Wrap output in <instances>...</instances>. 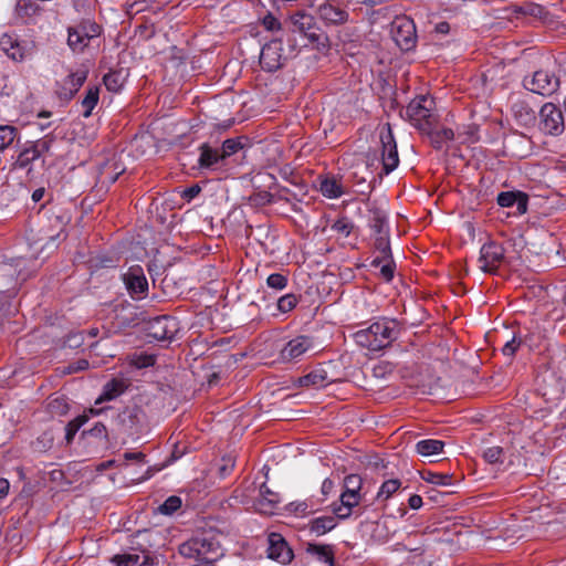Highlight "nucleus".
I'll use <instances>...</instances> for the list:
<instances>
[{"label": "nucleus", "mask_w": 566, "mask_h": 566, "mask_svg": "<svg viewBox=\"0 0 566 566\" xmlns=\"http://www.w3.org/2000/svg\"><path fill=\"white\" fill-rule=\"evenodd\" d=\"M397 336L395 321L380 319L355 333V342L371 352L389 346Z\"/></svg>", "instance_id": "obj_1"}, {"label": "nucleus", "mask_w": 566, "mask_h": 566, "mask_svg": "<svg viewBox=\"0 0 566 566\" xmlns=\"http://www.w3.org/2000/svg\"><path fill=\"white\" fill-rule=\"evenodd\" d=\"M178 553L197 562L217 560L221 555L220 543L210 535L193 536L178 546Z\"/></svg>", "instance_id": "obj_2"}, {"label": "nucleus", "mask_w": 566, "mask_h": 566, "mask_svg": "<svg viewBox=\"0 0 566 566\" xmlns=\"http://www.w3.org/2000/svg\"><path fill=\"white\" fill-rule=\"evenodd\" d=\"M433 108V98L428 95H419L410 101L402 116L420 132H430L437 122Z\"/></svg>", "instance_id": "obj_3"}, {"label": "nucleus", "mask_w": 566, "mask_h": 566, "mask_svg": "<svg viewBox=\"0 0 566 566\" xmlns=\"http://www.w3.org/2000/svg\"><path fill=\"white\" fill-rule=\"evenodd\" d=\"M102 28L95 21L83 20L67 29V45L74 53H82L91 40L101 35Z\"/></svg>", "instance_id": "obj_4"}, {"label": "nucleus", "mask_w": 566, "mask_h": 566, "mask_svg": "<svg viewBox=\"0 0 566 566\" xmlns=\"http://www.w3.org/2000/svg\"><path fill=\"white\" fill-rule=\"evenodd\" d=\"M53 142L54 137L51 135L33 142H27L12 165L13 169H28V171H31V165L51 150Z\"/></svg>", "instance_id": "obj_5"}, {"label": "nucleus", "mask_w": 566, "mask_h": 566, "mask_svg": "<svg viewBox=\"0 0 566 566\" xmlns=\"http://www.w3.org/2000/svg\"><path fill=\"white\" fill-rule=\"evenodd\" d=\"M559 84L558 76L547 70H538L531 76H525L523 80V86L527 91L545 97L556 93L559 88Z\"/></svg>", "instance_id": "obj_6"}, {"label": "nucleus", "mask_w": 566, "mask_h": 566, "mask_svg": "<svg viewBox=\"0 0 566 566\" xmlns=\"http://www.w3.org/2000/svg\"><path fill=\"white\" fill-rule=\"evenodd\" d=\"M391 34L394 41L402 51H410L416 46V24L409 17H396L391 22Z\"/></svg>", "instance_id": "obj_7"}, {"label": "nucleus", "mask_w": 566, "mask_h": 566, "mask_svg": "<svg viewBox=\"0 0 566 566\" xmlns=\"http://www.w3.org/2000/svg\"><path fill=\"white\" fill-rule=\"evenodd\" d=\"M0 49L11 60L22 62L32 55L34 44L25 40H20L15 34L4 33L0 36Z\"/></svg>", "instance_id": "obj_8"}, {"label": "nucleus", "mask_w": 566, "mask_h": 566, "mask_svg": "<svg viewBox=\"0 0 566 566\" xmlns=\"http://www.w3.org/2000/svg\"><path fill=\"white\" fill-rule=\"evenodd\" d=\"M505 260V250L502 244L490 241L482 245L478 259L479 268L485 273L494 274Z\"/></svg>", "instance_id": "obj_9"}, {"label": "nucleus", "mask_w": 566, "mask_h": 566, "mask_svg": "<svg viewBox=\"0 0 566 566\" xmlns=\"http://www.w3.org/2000/svg\"><path fill=\"white\" fill-rule=\"evenodd\" d=\"M381 143V161L385 174L394 171L399 164L397 144L390 125H387L379 134Z\"/></svg>", "instance_id": "obj_10"}, {"label": "nucleus", "mask_w": 566, "mask_h": 566, "mask_svg": "<svg viewBox=\"0 0 566 566\" xmlns=\"http://www.w3.org/2000/svg\"><path fill=\"white\" fill-rule=\"evenodd\" d=\"M123 282L132 298L143 300L147 296L148 281L142 266H130L128 271L123 274Z\"/></svg>", "instance_id": "obj_11"}, {"label": "nucleus", "mask_w": 566, "mask_h": 566, "mask_svg": "<svg viewBox=\"0 0 566 566\" xmlns=\"http://www.w3.org/2000/svg\"><path fill=\"white\" fill-rule=\"evenodd\" d=\"M541 128L545 134L558 136L564 132V116L562 111L553 103H546L542 106Z\"/></svg>", "instance_id": "obj_12"}, {"label": "nucleus", "mask_w": 566, "mask_h": 566, "mask_svg": "<svg viewBox=\"0 0 566 566\" xmlns=\"http://www.w3.org/2000/svg\"><path fill=\"white\" fill-rule=\"evenodd\" d=\"M291 22L293 24V31L303 34L311 43H318L322 34L318 32L319 29L316 25L315 18L300 10L291 15Z\"/></svg>", "instance_id": "obj_13"}, {"label": "nucleus", "mask_w": 566, "mask_h": 566, "mask_svg": "<svg viewBox=\"0 0 566 566\" xmlns=\"http://www.w3.org/2000/svg\"><path fill=\"white\" fill-rule=\"evenodd\" d=\"M319 20L327 27L342 25L348 21L349 13L334 0H326L317 7Z\"/></svg>", "instance_id": "obj_14"}, {"label": "nucleus", "mask_w": 566, "mask_h": 566, "mask_svg": "<svg viewBox=\"0 0 566 566\" xmlns=\"http://www.w3.org/2000/svg\"><path fill=\"white\" fill-rule=\"evenodd\" d=\"M314 348L312 337L306 335L296 336L291 339L281 349L280 356L283 361H294L303 357L308 350Z\"/></svg>", "instance_id": "obj_15"}, {"label": "nucleus", "mask_w": 566, "mask_h": 566, "mask_svg": "<svg viewBox=\"0 0 566 566\" xmlns=\"http://www.w3.org/2000/svg\"><path fill=\"white\" fill-rule=\"evenodd\" d=\"M268 557L283 565L291 563L293 559V551L279 533H270L268 536Z\"/></svg>", "instance_id": "obj_16"}, {"label": "nucleus", "mask_w": 566, "mask_h": 566, "mask_svg": "<svg viewBox=\"0 0 566 566\" xmlns=\"http://www.w3.org/2000/svg\"><path fill=\"white\" fill-rule=\"evenodd\" d=\"M148 336L156 340H170L177 332V323L172 317L158 316L148 323Z\"/></svg>", "instance_id": "obj_17"}, {"label": "nucleus", "mask_w": 566, "mask_h": 566, "mask_svg": "<svg viewBox=\"0 0 566 566\" xmlns=\"http://www.w3.org/2000/svg\"><path fill=\"white\" fill-rule=\"evenodd\" d=\"M87 78L86 70H77L69 74L60 84L56 93L61 99L71 101Z\"/></svg>", "instance_id": "obj_18"}, {"label": "nucleus", "mask_w": 566, "mask_h": 566, "mask_svg": "<svg viewBox=\"0 0 566 566\" xmlns=\"http://www.w3.org/2000/svg\"><path fill=\"white\" fill-rule=\"evenodd\" d=\"M496 202L503 208L516 206V213L521 216L527 211L528 196L522 191H503L497 195Z\"/></svg>", "instance_id": "obj_19"}, {"label": "nucleus", "mask_w": 566, "mask_h": 566, "mask_svg": "<svg viewBox=\"0 0 566 566\" xmlns=\"http://www.w3.org/2000/svg\"><path fill=\"white\" fill-rule=\"evenodd\" d=\"M281 48L277 43L265 44L260 53V64L263 70L273 72L281 66Z\"/></svg>", "instance_id": "obj_20"}, {"label": "nucleus", "mask_w": 566, "mask_h": 566, "mask_svg": "<svg viewBox=\"0 0 566 566\" xmlns=\"http://www.w3.org/2000/svg\"><path fill=\"white\" fill-rule=\"evenodd\" d=\"M280 494L273 492L263 483L260 488V497L256 500L255 506L263 514H272L280 503Z\"/></svg>", "instance_id": "obj_21"}, {"label": "nucleus", "mask_w": 566, "mask_h": 566, "mask_svg": "<svg viewBox=\"0 0 566 566\" xmlns=\"http://www.w3.org/2000/svg\"><path fill=\"white\" fill-rule=\"evenodd\" d=\"M368 224L375 235L388 233L386 212L373 202H367Z\"/></svg>", "instance_id": "obj_22"}, {"label": "nucleus", "mask_w": 566, "mask_h": 566, "mask_svg": "<svg viewBox=\"0 0 566 566\" xmlns=\"http://www.w3.org/2000/svg\"><path fill=\"white\" fill-rule=\"evenodd\" d=\"M318 189L328 199H337L344 195V187L340 179L335 176H319Z\"/></svg>", "instance_id": "obj_23"}, {"label": "nucleus", "mask_w": 566, "mask_h": 566, "mask_svg": "<svg viewBox=\"0 0 566 566\" xmlns=\"http://www.w3.org/2000/svg\"><path fill=\"white\" fill-rule=\"evenodd\" d=\"M360 493H349L343 491L340 494V505L334 507V513L339 518H346L350 516L353 509L357 506L360 503Z\"/></svg>", "instance_id": "obj_24"}, {"label": "nucleus", "mask_w": 566, "mask_h": 566, "mask_svg": "<svg viewBox=\"0 0 566 566\" xmlns=\"http://www.w3.org/2000/svg\"><path fill=\"white\" fill-rule=\"evenodd\" d=\"M306 552L327 566H335V552L328 544H308Z\"/></svg>", "instance_id": "obj_25"}, {"label": "nucleus", "mask_w": 566, "mask_h": 566, "mask_svg": "<svg viewBox=\"0 0 566 566\" xmlns=\"http://www.w3.org/2000/svg\"><path fill=\"white\" fill-rule=\"evenodd\" d=\"M298 385L306 388H322L328 384L327 374L324 369H314L298 378Z\"/></svg>", "instance_id": "obj_26"}, {"label": "nucleus", "mask_w": 566, "mask_h": 566, "mask_svg": "<svg viewBox=\"0 0 566 566\" xmlns=\"http://www.w3.org/2000/svg\"><path fill=\"white\" fill-rule=\"evenodd\" d=\"M375 249L378 252V255L371 262L373 266H379L384 261L391 258V250L389 243V235L379 234L375 238Z\"/></svg>", "instance_id": "obj_27"}, {"label": "nucleus", "mask_w": 566, "mask_h": 566, "mask_svg": "<svg viewBox=\"0 0 566 566\" xmlns=\"http://www.w3.org/2000/svg\"><path fill=\"white\" fill-rule=\"evenodd\" d=\"M337 525L336 518L332 515L318 516L311 521L310 531L317 536L324 535L334 530Z\"/></svg>", "instance_id": "obj_28"}, {"label": "nucleus", "mask_w": 566, "mask_h": 566, "mask_svg": "<svg viewBox=\"0 0 566 566\" xmlns=\"http://www.w3.org/2000/svg\"><path fill=\"white\" fill-rule=\"evenodd\" d=\"M444 448V442L437 439H424L416 443V451L422 457L439 454Z\"/></svg>", "instance_id": "obj_29"}, {"label": "nucleus", "mask_w": 566, "mask_h": 566, "mask_svg": "<svg viewBox=\"0 0 566 566\" xmlns=\"http://www.w3.org/2000/svg\"><path fill=\"white\" fill-rule=\"evenodd\" d=\"M221 153L219 149L211 148L208 144L200 146L199 165L202 168H210L219 160H222Z\"/></svg>", "instance_id": "obj_30"}, {"label": "nucleus", "mask_w": 566, "mask_h": 566, "mask_svg": "<svg viewBox=\"0 0 566 566\" xmlns=\"http://www.w3.org/2000/svg\"><path fill=\"white\" fill-rule=\"evenodd\" d=\"M99 99V88L97 86H91L87 88L84 98L81 101L83 108L82 115L87 118L92 115L93 109L97 105Z\"/></svg>", "instance_id": "obj_31"}, {"label": "nucleus", "mask_w": 566, "mask_h": 566, "mask_svg": "<svg viewBox=\"0 0 566 566\" xmlns=\"http://www.w3.org/2000/svg\"><path fill=\"white\" fill-rule=\"evenodd\" d=\"M430 136V140L436 149H441L443 145L454 138V133L451 128H442L440 130L423 132Z\"/></svg>", "instance_id": "obj_32"}, {"label": "nucleus", "mask_w": 566, "mask_h": 566, "mask_svg": "<svg viewBox=\"0 0 566 566\" xmlns=\"http://www.w3.org/2000/svg\"><path fill=\"white\" fill-rule=\"evenodd\" d=\"M41 12L40 6L34 0H18L15 13L20 18H32Z\"/></svg>", "instance_id": "obj_33"}, {"label": "nucleus", "mask_w": 566, "mask_h": 566, "mask_svg": "<svg viewBox=\"0 0 566 566\" xmlns=\"http://www.w3.org/2000/svg\"><path fill=\"white\" fill-rule=\"evenodd\" d=\"M19 136V130L12 125H0V151L9 148Z\"/></svg>", "instance_id": "obj_34"}, {"label": "nucleus", "mask_w": 566, "mask_h": 566, "mask_svg": "<svg viewBox=\"0 0 566 566\" xmlns=\"http://www.w3.org/2000/svg\"><path fill=\"white\" fill-rule=\"evenodd\" d=\"M400 480L389 479L380 485L376 499L378 501H387L400 489Z\"/></svg>", "instance_id": "obj_35"}, {"label": "nucleus", "mask_w": 566, "mask_h": 566, "mask_svg": "<svg viewBox=\"0 0 566 566\" xmlns=\"http://www.w3.org/2000/svg\"><path fill=\"white\" fill-rule=\"evenodd\" d=\"M122 392V384L117 380H112L107 382L104 387L103 394L96 400V405L103 401H109L116 398Z\"/></svg>", "instance_id": "obj_36"}, {"label": "nucleus", "mask_w": 566, "mask_h": 566, "mask_svg": "<svg viewBox=\"0 0 566 566\" xmlns=\"http://www.w3.org/2000/svg\"><path fill=\"white\" fill-rule=\"evenodd\" d=\"M422 479L436 485H451L453 483V475L448 473H437L428 471L422 475Z\"/></svg>", "instance_id": "obj_37"}, {"label": "nucleus", "mask_w": 566, "mask_h": 566, "mask_svg": "<svg viewBox=\"0 0 566 566\" xmlns=\"http://www.w3.org/2000/svg\"><path fill=\"white\" fill-rule=\"evenodd\" d=\"M331 229L343 237H348L354 229V224L347 217H340L333 222Z\"/></svg>", "instance_id": "obj_38"}, {"label": "nucleus", "mask_w": 566, "mask_h": 566, "mask_svg": "<svg viewBox=\"0 0 566 566\" xmlns=\"http://www.w3.org/2000/svg\"><path fill=\"white\" fill-rule=\"evenodd\" d=\"M181 507V499L171 495L158 507L159 513L164 515H171Z\"/></svg>", "instance_id": "obj_39"}, {"label": "nucleus", "mask_w": 566, "mask_h": 566, "mask_svg": "<svg viewBox=\"0 0 566 566\" xmlns=\"http://www.w3.org/2000/svg\"><path fill=\"white\" fill-rule=\"evenodd\" d=\"M106 88L111 92H118L123 86V78L119 72H108L103 77Z\"/></svg>", "instance_id": "obj_40"}, {"label": "nucleus", "mask_w": 566, "mask_h": 566, "mask_svg": "<svg viewBox=\"0 0 566 566\" xmlns=\"http://www.w3.org/2000/svg\"><path fill=\"white\" fill-rule=\"evenodd\" d=\"M136 415L132 411L125 410L118 415V424L120 426V430L125 433L132 434L133 426L135 424Z\"/></svg>", "instance_id": "obj_41"}, {"label": "nucleus", "mask_w": 566, "mask_h": 566, "mask_svg": "<svg viewBox=\"0 0 566 566\" xmlns=\"http://www.w3.org/2000/svg\"><path fill=\"white\" fill-rule=\"evenodd\" d=\"M363 479L358 474H349L344 479V491L349 493H360Z\"/></svg>", "instance_id": "obj_42"}, {"label": "nucleus", "mask_w": 566, "mask_h": 566, "mask_svg": "<svg viewBox=\"0 0 566 566\" xmlns=\"http://www.w3.org/2000/svg\"><path fill=\"white\" fill-rule=\"evenodd\" d=\"M241 148H242V145L239 140L229 138L223 142V144L219 150L221 153V157L223 159H226V158L232 156L233 154L238 153Z\"/></svg>", "instance_id": "obj_43"}, {"label": "nucleus", "mask_w": 566, "mask_h": 566, "mask_svg": "<svg viewBox=\"0 0 566 566\" xmlns=\"http://www.w3.org/2000/svg\"><path fill=\"white\" fill-rule=\"evenodd\" d=\"M297 304V298L294 294H285L277 301V310L281 313L291 312Z\"/></svg>", "instance_id": "obj_44"}, {"label": "nucleus", "mask_w": 566, "mask_h": 566, "mask_svg": "<svg viewBox=\"0 0 566 566\" xmlns=\"http://www.w3.org/2000/svg\"><path fill=\"white\" fill-rule=\"evenodd\" d=\"M269 287L281 291L287 285V277L281 273L270 274L266 279Z\"/></svg>", "instance_id": "obj_45"}, {"label": "nucleus", "mask_w": 566, "mask_h": 566, "mask_svg": "<svg viewBox=\"0 0 566 566\" xmlns=\"http://www.w3.org/2000/svg\"><path fill=\"white\" fill-rule=\"evenodd\" d=\"M483 458L492 464L503 462V449L497 446L490 447L483 452Z\"/></svg>", "instance_id": "obj_46"}, {"label": "nucleus", "mask_w": 566, "mask_h": 566, "mask_svg": "<svg viewBox=\"0 0 566 566\" xmlns=\"http://www.w3.org/2000/svg\"><path fill=\"white\" fill-rule=\"evenodd\" d=\"M132 363L137 368H146L155 365L156 357L148 354H138L133 357Z\"/></svg>", "instance_id": "obj_47"}, {"label": "nucleus", "mask_w": 566, "mask_h": 566, "mask_svg": "<svg viewBox=\"0 0 566 566\" xmlns=\"http://www.w3.org/2000/svg\"><path fill=\"white\" fill-rule=\"evenodd\" d=\"M375 268L379 269L380 275L386 282H390L392 280L395 264H394L391 258L387 259L379 266H375Z\"/></svg>", "instance_id": "obj_48"}, {"label": "nucleus", "mask_w": 566, "mask_h": 566, "mask_svg": "<svg viewBox=\"0 0 566 566\" xmlns=\"http://www.w3.org/2000/svg\"><path fill=\"white\" fill-rule=\"evenodd\" d=\"M261 23L266 31L274 32L282 29L281 22L271 12L263 17Z\"/></svg>", "instance_id": "obj_49"}, {"label": "nucleus", "mask_w": 566, "mask_h": 566, "mask_svg": "<svg viewBox=\"0 0 566 566\" xmlns=\"http://www.w3.org/2000/svg\"><path fill=\"white\" fill-rule=\"evenodd\" d=\"M86 422V417H77L74 421L70 422L66 427V439L70 441L75 432Z\"/></svg>", "instance_id": "obj_50"}, {"label": "nucleus", "mask_w": 566, "mask_h": 566, "mask_svg": "<svg viewBox=\"0 0 566 566\" xmlns=\"http://www.w3.org/2000/svg\"><path fill=\"white\" fill-rule=\"evenodd\" d=\"M352 181L356 186H364L361 189L358 190V192H360L363 195L364 193H369L371 191V189H373L370 184L365 185L366 184V179L364 177H360L358 175V171H354L352 174Z\"/></svg>", "instance_id": "obj_51"}, {"label": "nucleus", "mask_w": 566, "mask_h": 566, "mask_svg": "<svg viewBox=\"0 0 566 566\" xmlns=\"http://www.w3.org/2000/svg\"><path fill=\"white\" fill-rule=\"evenodd\" d=\"M521 342L516 340L515 337H513L511 340H507L504 346L502 347V353L506 356H513L517 348L520 347Z\"/></svg>", "instance_id": "obj_52"}, {"label": "nucleus", "mask_w": 566, "mask_h": 566, "mask_svg": "<svg viewBox=\"0 0 566 566\" xmlns=\"http://www.w3.org/2000/svg\"><path fill=\"white\" fill-rule=\"evenodd\" d=\"M200 191H201V188L198 185H193L184 190V198H187L189 200L193 199L195 197H197L199 195Z\"/></svg>", "instance_id": "obj_53"}, {"label": "nucleus", "mask_w": 566, "mask_h": 566, "mask_svg": "<svg viewBox=\"0 0 566 566\" xmlns=\"http://www.w3.org/2000/svg\"><path fill=\"white\" fill-rule=\"evenodd\" d=\"M87 367H88V361L85 359H81L77 363L70 365L67 369H69V373H75L78 370H84Z\"/></svg>", "instance_id": "obj_54"}, {"label": "nucleus", "mask_w": 566, "mask_h": 566, "mask_svg": "<svg viewBox=\"0 0 566 566\" xmlns=\"http://www.w3.org/2000/svg\"><path fill=\"white\" fill-rule=\"evenodd\" d=\"M422 497L418 494H413L409 497L408 504L412 510H418L422 506Z\"/></svg>", "instance_id": "obj_55"}, {"label": "nucleus", "mask_w": 566, "mask_h": 566, "mask_svg": "<svg viewBox=\"0 0 566 566\" xmlns=\"http://www.w3.org/2000/svg\"><path fill=\"white\" fill-rule=\"evenodd\" d=\"M91 434L94 437H106V427L98 422L91 429Z\"/></svg>", "instance_id": "obj_56"}, {"label": "nucleus", "mask_w": 566, "mask_h": 566, "mask_svg": "<svg viewBox=\"0 0 566 566\" xmlns=\"http://www.w3.org/2000/svg\"><path fill=\"white\" fill-rule=\"evenodd\" d=\"M139 566H155V558L149 553H143Z\"/></svg>", "instance_id": "obj_57"}, {"label": "nucleus", "mask_w": 566, "mask_h": 566, "mask_svg": "<svg viewBox=\"0 0 566 566\" xmlns=\"http://www.w3.org/2000/svg\"><path fill=\"white\" fill-rule=\"evenodd\" d=\"M126 562L129 564V566H135V565H138L139 566V563H140V555L138 554H123Z\"/></svg>", "instance_id": "obj_58"}, {"label": "nucleus", "mask_w": 566, "mask_h": 566, "mask_svg": "<svg viewBox=\"0 0 566 566\" xmlns=\"http://www.w3.org/2000/svg\"><path fill=\"white\" fill-rule=\"evenodd\" d=\"M44 195H45V188L41 187V188L35 189L32 192L31 199L35 203L40 202L44 198Z\"/></svg>", "instance_id": "obj_59"}, {"label": "nucleus", "mask_w": 566, "mask_h": 566, "mask_svg": "<svg viewBox=\"0 0 566 566\" xmlns=\"http://www.w3.org/2000/svg\"><path fill=\"white\" fill-rule=\"evenodd\" d=\"M9 481L7 479L0 478V499L4 497L9 492Z\"/></svg>", "instance_id": "obj_60"}, {"label": "nucleus", "mask_w": 566, "mask_h": 566, "mask_svg": "<svg viewBox=\"0 0 566 566\" xmlns=\"http://www.w3.org/2000/svg\"><path fill=\"white\" fill-rule=\"evenodd\" d=\"M125 460H137L143 461L145 459V454L142 452H126L124 453Z\"/></svg>", "instance_id": "obj_61"}, {"label": "nucleus", "mask_w": 566, "mask_h": 566, "mask_svg": "<svg viewBox=\"0 0 566 566\" xmlns=\"http://www.w3.org/2000/svg\"><path fill=\"white\" fill-rule=\"evenodd\" d=\"M334 488V482L331 479H325L322 483V493L328 494Z\"/></svg>", "instance_id": "obj_62"}, {"label": "nucleus", "mask_w": 566, "mask_h": 566, "mask_svg": "<svg viewBox=\"0 0 566 566\" xmlns=\"http://www.w3.org/2000/svg\"><path fill=\"white\" fill-rule=\"evenodd\" d=\"M112 563L115 564V566H129L123 554L113 556Z\"/></svg>", "instance_id": "obj_63"}, {"label": "nucleus", "mask_w": 566, "mask_h": 566, "mask_svg": "<svg viewBox=\"0 0 566 566\" xmlns=\"http://www.w3.org/2000/svg\"><path fill=\"white\" fill-rule=\"evenodd\" d=\"M436 31L441 34H447L450 31V25L448 22H440L436 25Z\"/></svg>", "instance_id": "obj_64"}]
</instances>
